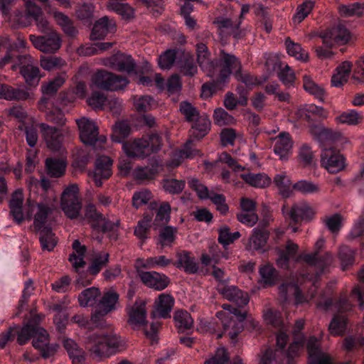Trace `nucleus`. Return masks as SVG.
<instances>
[{"label": "nucleus", "mask_w": 364, "mask_h": 364, "mask_svg": "<svg viewBox=\"0 0 364 364\" xmlns=\"http://www.w3.org/2000/svg\"><path fill=\"white\" fill-rule=\"evenodd\" d=\"M77 193L78 188L76 185H71L63 191L61 207L65 215L71 220L78 219L80 223L86 220L91 228L97 232L107 233L114 231L119 222L114 223L106 218L97 210L94 204L89 203L85 206L84 215L80 213L82 204Z\"/></svg>", "instance_id": "obj_1"}, {"label": "nucleus", "mask_w": 364, "mask_h": 364, "mask_svg": "<svg viewBox=\"0 0 364 364\" xmlns=\"http://www.w3.org/2000/svg\"><path fill=\"white\" fill-rule=\"evenodd\" d=\"M25 6L24 14L18 16V24L23 27H27L34 22L38 28L44 34L38 36L30 35L29 38L33 46L43 53H55L61 45L59 35L50 29L41 8L33 1H25Z\"/></svg>", "instance_id": "obj_2"}, {"label": "nucleus", "mask_w": 364, "mask_h": 364, "mask_svg": "<svg viewBox=\"0 0 364 364\" xmlns=\"http://www.w3.org/2000/svg\"><path fill=\"white\" fill-rule=\"evenodd\" d=\"M208 70L215 76L217 86L213 84L205 83L202 85V95L209 97L216 92L217 87H220L228 82L232 74L239 75L242 70L241 62L235 55L220 51L218 58L211 62H208Z\"/></svg>", "instance_id": "obj_3"}, {"label": "nucleus", "mask_w": 364, "mask_h": 364, "mask_svg": "<svg viewBox=\"0 0 364 364\" xmlns=\"http://www.w3.org/2000/svg\"><path fill=\"white\" fill-rule=\"evenodd\" d=\"M289 340L287 333L281 332L277 336V348L273 350L267 348L261 358L259 364H295V357L304 346L302 341H295L290 344L288 349L286 346Z\"/></svg>", "instance_id": "obj_4"}, {"label": "nucleus", "mask_w": 364, "mask_h": 364, "mask_svg": "<svg viewBox=\"0 0 364 364\" xmlns=\"http://www.w3.org/2000/svg\"><path fill=\"white\" fill-rule=\"evenodd\" d=\"M17 336L18 343L25 345L33 338V346L39 349L48 342L49 336L47 331L38 326L26 324L21 328L18 326L10 327L7 332L3 333L0 338V348H4L7 342L14 341Z\"/></svg>", "instance_id": "obj_5"}, {"label": "nucleus", "mask_w": 364, "mask_h": 364, "mask_svg": "<svg viewBox=\"0 0 364 364\" xmlns=\"http://www.w3.org/2000/svg\"><path fill=\"white\" fill-rule=\"evenodd\" d=\"M122 343L121 338L112 331H101L89 336L86 348L94 359H100L116 353Z\"/></svg>", "instance_id": "obj_6"}, {"label": "nucleus", "mask_w": 364, "mask_h": 364, "mask_svg": "<svg viewBox=\"0 0 364 364\" xmlns=\"http://www.w3.org/2000/svg\"><path fill=\"white\" fill-rule=\"evenodd\" d=\"M324 47L317 46L315 52L318 58L321 60L331 58L334 53L331 48L347 44L350 38V31L342 24H337L320 34Z\"/></svg>", "instance_id": "obj_7"}, {"label": "nucleus", "mask_w": 364, "mask_h": 364, "mask_svg": "<svg viewBox=\"0 0 364 364\" xmlns=\"http://www.w3.org/2000/svg\"><path fill=\"white\" fill-rule=\"evenodd\" d=\"M109 259L110 255L107 252H95L90 258L87 270L80 269L77 272L76 282L83 287L90 284L102 269L107 266Z\"/></svg>", "instance_id": "obj_8"}, {"label": "nucleus", "mask_w": 364, "mask_h": 364, "mask_svg": "<svg viewBox=\"0 0 364 364\" xmlns=\"http://www.w3.org/2000/svg\"><path fill=\"white\" fill-rule=\"evenodd\" d=\"M162 143L161 136L156 132H151L146 139H136L132 144L130 148L126 150L129 157L143 159L151 153L157 152Z\"/></svg>", "instance_id": "obj_9"}, {"label": "nucleus", "mask_w": 364, "mask_h": 364, "mask_svg": "<svg viewBox=\"0 0 364 364\" xmlns=\"http://www.w3.org/2000/svg\"><path fill=\"white\" fill-rule=\"evenodd\" d=\"M93 83L97 87L110 91L123 90L129 83L126 77L101 70L92 77Z\"/></svg>", "instance_id": "obj_10"}, {"label": "nucleus", "mask_w": 364, "mask_h": 364, "mask_svg": "<svg viewBox=\"0 0 364 364\" xmlns=\"http://www.w3.org/2000/svg\"><path fill=\"white\" fill-rule=\"evenodd\" d=\"M112 161L108 156H102L97 159L94 170L88 173L89 177L97 187H101L103 181L112 176Z\"/></svg>", "instance_id": "obj_11"}, {"label": "nucleus", "mask_w": 364, "mask_h": 364, "mask_svg": "<svg viewBox=\"0 0 364 364\" xmlns=\"http://www.w3.org/2000/svg\"><path fill=\"white\" fill-rule=\"evenodd\" d=\"M321 166L331 173H336L345 167V159L333 148L324 149L321 154Z\"/></svg>", "instance_id": "obj_12"}, {"label": "nucleus", "mask_w": 364, "mask_h": 364, "mask_svg": "<svg viewBox=\"0 0 364 364\" xmlns=\"http://www.w3.org/2000/svg\"><path fill=\"white\" fill-rule=\"evenodd\" d=\"M137 274L145 286L156 291L165 289L171 283L170 279L166 274L156 271L145 272L138 269Z\"/></svg>", "instance_id": "obj_13"}, {"label": "nucleus", "mask_w": 364, "mask_h": 364, "mask_svg": "<svg viewBox=\"0 0 364 364\" xmlns=\"http://www.w3.org/2000/svg\"><path fill=\"white\" fill-rule=\"evenodd\" d=\"M119 295L112 289L105 292L93 313L92 317L100 319L117 309Z\"/></svg>", "instance_id": "obj_14"}, {"label": "nucleus", "mask_w": 364, "mask_h": 364, "mask_svg": "<svg viewBox=\"0 0 364 364\" xmlns=\"http://www.w3.org/2000/svg\"><path fill=\"white\" fill-rule=\"evenodd\" d=\"M110 66L119 72L136 73V65L131 55L117 51L108 59Z\"/></svg>", "instance_id": "obj_15"}, {"label": "nucleus", "mask_w": 364, "mask_h": 364, "mask_svg": "<svg viewBox=\"0 0 364 364\" xmlns=\"http://www.w3.org/2000/svg\"><path fill=\"white\" fill-rule=\"evenodd\" d=\"M81 141L87 145H94L97 141L98 128L91 120L85 117L77 120Z\"/></svg>", "instance_id": "obj_16"}, {"label": "nucleus", "mask_w": 364, "mask_h": 364, "mask_svg": "<svg viewBox=\"0 0 364 364\" xmlns=\"http://www.w3.org/2000/svg\"><path fill=\"white\" fill-rule=\"evenodd\" d=\"M224 298L235 303L239 307H244L249 303V297L236 286H227L218 289Z\"/></svg>", "instance_id": "obj_17"}, {"label": "nucleus", "mask_w": 364, "mask_h": 364, "mask_svg": "<svg viewBox=\"0 0 364 364\" xmlns=\"http://www.w3.org/2000/svg\"><path fill=\"white\" fill-rule=\"evenodd\" d=\"M293 146V141L289 133L286 132H280L275 137L274 152L279 156L280 159L286 160L291 153Z\"/></svg>", "instance_id": "obj_18"}, {"label": "nucleus", "mask_w": 364, "mask_h": 364, "mask_svg": "<svg viewBox=\"0 0 364 364\" xmlns=\"http://www.w3.org/2000/svg\"><path fill=\"white\" fill-rule=\"evenodd\" d=\"M39 127L47 146L51 149L59 150L63 140L60 131L45 123L40 124Z\"/></svg>", "instance_id": "obj_19"}, {"label": "nucleus", "mask_w": 364, "mask_h": 364, "mask_svg": "<svg viewBox=\"0 0 364 364\" xmlns=\"http://www.w3.org/2000/svg\"><path fill=\"white\" fill-rule=\"evenodd\" d=\"M129 323L136 326H144L147 324L146 302L142 299L136 300L133 306L128 312Z\"/></svg>", "instance_id": "obj_20"}, {"label": "nucleus", "mask_w": 364, "mask_h": 364, "mask_svg": "<svg viewBox=\"0 0 364 364\" xmlns=\"http://www.w3.org/2000/svg\"><path fill=\"white\" fill-rule=\"evenodd\" d=\"M177 260L174 262V266L178 269H183V271L188 274H196L199 267L195 261V258L191 256L190 252L181 250L176 253Z\"/></svg>", "instance_id": "obj_21"}, {"label": "nucleus", "mask_w": 364, "mask_h": 364, "mask_svg": "<svg viewBox=\"0 0 364 364\" xmlns=\"http://www.w3.org/2000/svg\"><path fill=\"white\" fill-rule=\"evenodd\" d=\"M116 29L115 23L107 16H103L95 22L92 30L91 36L94 40L103 39L108 33H114Z\"/></svg>", "instance_id": "obj_22"}, {"label": "nucleus", "mask_w": 364, "mask_h": 364, "mask_svg": "<svg viewBox=\"0 0 364 364\" xmlns=\"http://www.w3.org/2000/svg\"><path fill=\"white\" fill-rule=\"evenodd\" d=\"M178 229L176 227L166 225L159 230L156 238V244L161 250L165 247H171L176 240Z\"/></svg>", "instance_id": "obj_23"}, {"label": "nucleus", "mask_w": 364, "mask_h": 364, "mask_svg": "<svg viewBox=\"0 0 364 364\" xmlns=\"http://www.w3.org/2000/svg\"><path fill=\"white\" fill-rule=\"evenodd\" d=\"M177 68L181 74L187 77H193L198 72V66L194 57L189 54L182 53L176 61Z\"/></svg>", "instance_id": "obj_24"}, {"label": "nucleus", "mask_w": 364, "mask_h": 364, "mask_svg": "<svg viewBox=\"0 0 364 364\" xmlns=\"http://www.w3.org/2000/svg\"><path fill=\"white\" fill-rule=\"evenodd\" d=\"M74 252L69 255V261L72 263L77 273L80 269H83L86 264L84 257L87 252L85 245H82L78 240H75L72 244Z\"/></svg>", "instance_id": "obj_25"}, {"label": "nucleus", "mask_w": 364, "mask_h": 364, "mask_svg": "<svg viewBox=\"0 0 364 364\" xmlns=\"http://www.w3.org/2000/svg\"><path fill=\"white\" fill-rule=\"evenodd\" d=\"M332 260L333 256L329 252H326L323 256L320 255L318 252L304 256V261L309 265L318 268L319 274H322L325 271Z\"/></svg>", "instance_id": "obj_26"}, {"label": "nucleus", "mask_w": 364, "mask_h": 364, "mask_svg": "<svg viewBox=\"0 0 364 364\" xmlns=\"http://www.w3.org/2000/svg\"><path fill=\"white\" fill-rule=\"evenodd\" d=\"M210 120L205 114H201L198 118L192 122L191 136L200 140L207 135L210 129Z\"/></svg>", "instance_id": "obj_27"}, {"label": "nucleus", "mask_w": 364, "mask_h": 364, "mask_svg": "<svg viewBox=\"0 0 364 364\" xmlns=\"http://www.w3.org/2000/svg\"><path fill=\"white\" fill-rule=\"evenodd\" d=\"M299 250V246L289 240L287 242L284 249H279L278 251L279 257L277 259L278 265L287 268L289 265L291 259L296 257Z\"/></svg>", "instance_id": "obj_28"}, {"label": "nucleus", "mask_w": 364, "mask_h": 364, "mask_svg": "<svg viewBox=\"0 0 364 364\" xmlns=\"http://www.w3.org/2000/svg\"><path fill=\"white\" fill-rule=\"evenodd\" d=\"M51 311L55 312L53 317V321L57 326V328L60 330L65 328L68 321V314L67 312V306L63 301L57 303H52L49 305Z\"/></svg>", "instance_id": "obj_29"}, {"label": "nucleus", "mask_w": 364, "mask_h": 364, "mask_svg": "<svg viewBox=\"0 0 364 364\" xmlns=\"http://www.w3.org/2000/svg\"><path fill=\"white\" fill-rule=\"evenodd\" d=\"M26 42L20 38L15 41L9 40V48L6 55L0 60V68L4 67L6 64L13 62L14 59L18 56L16 53L21 48L26 47Z\"/></svg>", "instance_id": "obj_30"}, {"label": "nucleus", "mask_w": 364, "mask_h": 364, "mask_svg": "<svg viewBox=\"0 0 364 364\" xmlns=\"http://www.w3.org/2000/svg\"><path fill=\"white\" fill-rule=\"evenodd\" d=\"M63 346L73 364H82L85 361V351L72 339H65Z\"/></svg>", "instance_id": "obj_31"}, {"label": "nucleus", "mask_w": 364, "mask_h": 364, "mask_svg": "<svg viewBox=\"0 0 364 364\" xmlns=\"http://www.w3.org/2000/svg\"><path fill=\"white\" fill-rule=\"evenodd\" d=\"M38 210L34 215L33 225L35 230H41L45 228H50L46 225L48 216L52 213L53 208L44 203L37 205Z\"/></svg>", "instance_id": "obj_32"}, {"label": "nucleus", "mask_w": 364, "mask_h": 364, "mask_svg": "<svg viewBox=\"0 0 364 364\" xmlns=\"http://www.w3.org/2000/svg\"><path fill=\"white\" fill-rule=\"evenodd\" d=\"M173 320L179 333L191 331L193 328V319L187 311H176L174 314Z\"/></svg>", "instance_id": "obj_33"}, {"label": "nucleus", "mask_w": 364, "mask_h": 364, "mask_svg": "<svg viewBox=\"0 0 364 364\" xmlns=\"http://www.w3.org/2000/svg\"><path fill=\"white\" fill-rule=\"evenodd\" d=\"M269 236V231L264 228H255L250 239V247L255 250L263 249L268 240Z\"/></svg>", "instance_id": "obj_34"}, {"label": "nucleus", "mask_w": 364, "mask_h": 364, "mask_svg": "<svg viewBox=\"0 0 364 364\" xmlns=\"http://www.w3.org/2000/svg\"><path fill=\"white\" fill-rule=\"evenodd\" d=\"M29 93L24 90L2 84L0 87V98L7 100H24L28 99Z\"/></svg>", "instance_id": "obj_35"}, {"label": "nucleus", "mask_w": 364, "mask_h": 364, "mask_svg": "<svg viewBox=\"0 0 364 364\" xmlns=\"http://www.w3.org/2000/svg\"><path fill=\"white\" fill-rule=\"evenodd\" d=\"M240 178L247 184L255 188H263L268 186L271 179L264 173H247L240 175Z\"/></svg>", "instance_id": "obj_36"}, {"label": "nucleus", "mask_w": 364, "mask_h": 364, "mask_svg": "<svg viewBox=\"0 0 364 364\" xmlns=\"http://www.w3.org/2000/svg\"><path fill=\"white\" fill-rule=\"evenodd\" d=\"M174 304V299L169 294H161L159 297L156 313L159 318H168L171 317V311Z\"/></svg>", "instance_id": "obj_37"}, {"label": "nucleus", "mask_w": 364, "mask_h": 364, "mask_svg": "<svg viewBox=\"0 0 364 364\" xmlns=\"http://www.w3.org/2000/svg\"><path fill=\"white\" fill-rule=\"evenodd\" d=\"M101 292L97 287H90L83 290L78 296V301L81 306H92L98 301Z\"/></svg>", "instance_id": "obj_38"}, {"label": "nucleus", "mask_w": 364, "mask_h": 364, "mask_svg": "<svg viewBox=\"0 0 364 364\" xmlns=\"http://www.w3.org/2000/svg\"><path fill=\"white\" fill-rule=\"evenodd\" d=\"M46 168L50 177L59 178L65 173L66 163L60 159L48 158L46 161Z\"/></svg>", "instance_id": "obj_39"}, {"label": "nucleus", "mask_w": 364, "mask_h": 364, "mask_svg": "<svg viewBox=\"0 0 364 364\" xmlns=\"http://www.w3.org/2000/svg\"><path fill=\"white\" fill-rule=\"evenodd\" d=\"M259 272L261 277L260 282L264 287L276 284L279 276L277 269L272 264L262 266Z\"/></svg>", "instance_id": "obj_40"}, {"label": "nucleus", "mask_w": 364, "mask_h": 364, "mask_svg": "<svg viewBox=\"0 0 364 364\" xmlns=\"http://www.w3.org/2000/svg\"><path fill=\"white\" fill-rule=\"evenodd\" d=\"M139 263L140 267L144 269L165 268L172 263V259L164 255H159L139 260Z\"/></svg>", "instance_id": "obj_41"}, {"label": "nucleus", "mask_w": 364, "mask_h": 364, "mask_svg": "<svg viewBox=\"0 0 364 364\" xmlns=\"http://www.w3.org/2000/svg\"><path fill=\"white\" fill-rule=\"evenodd\" d=\"M36 232H39V241L42 249L49 252L53 251L58 243V240L52 231V228H45Z\"/></svg>", "instance_id": "obj_42"}, {"label": "nucleus", "mask_w": 364, "mask_h": 364, "mask_svg": "<svg viewBox=\"0 0 364 364\" xmlns=\"http://www.w3.org/2000/svg\"><path fill=\"white\" fill-rule=\"evenodd\" d=\"M216 23L220 28L229 29L230 33L236 39H241L245 36V30L240 28V21L233 22L230 18H218Z\"/></svg>", "instance_id": "obj_43"}, {"label": "nucleus", "mask_w": 364, "mask_h": 364, "mask_svg": "<svg viewBox=\"0 0 364 364\" xmlns=\"http://www.w3.org/2000/svg\"><path fill=\"white\" fill-rule=\"evenodd\" d=\"M348 326V319L346 316L336 314L332 318L328 331L333 336H341L346 333Z\"/></svg>", "instance_id": "obj_44"}, {"label": "nucleus", "mask_w": 364, "mask_h": 364, "mask_svg": "<svg viewBox=\"0 0 364 364\" xmlns=\"http://www.w3.org/2000/svg\"><path fill=\"white\" fill-rule=\"evenodd\" d=\"M131 127L126 121H118L112 128V140L122 143L131 133Z\"/></svg>", "instance_id": "obj_45"}, {"label": "nucleus", "mask_w": 364, "mask_h": 364, "mask_svg": "<svg viewBox=\"0 0 364 364\" xmlns=\"http://www.w3.org/2000/svg\"><path fill=\"white\" fill-rule=\"evenodd\" d=\"M178 49L177 48L167 49L163 52L158 58L159 67L163 70L171 69L177 60Z\"/></svg>", "instance_id": "obj_46"}, {"label": "nucleus", "mask_w": 364, "mask_h": 364, "mask_svg": "<svg viewBox=\"0 0 364 364\" xmlns=\"http://www.w3.org/2000/svg\"><path fill=\"white\" fill-rule=\"evenodd\" d=\"M53 16L57 23L61 26L63 31L68 36L74 37L77 35V30L68 16L60 11H55Z\"/></svg>", "instance_id": "obj_47"}, {"label": "nucleus", "mask_w": 364, "mask_h": 364, "mask_svg": "<svg viewBox=\"0 0 364 364\" xmlns=\"http://www.w3.org/2000/svg\"><path fill=\"white\" fill-rule=\"evenodd\" d=\"M304 89L310 95H314V97L320 102H323L326 96L324 89L316 84L311 78L307 76L304 77Z\"/></svg>", "instance_id": "obj_48"}, {"label": "nucleus", "mask_w": 364, "mask_h": 364, "mask_svg": "<svg viewBox=\"0 0 364 364\" xmlns=\"http://www.w3.org/2000/svg\"><path fill=\"white\" fill-rule=\"evenodd\" d=\"M338 255L343 270L354 264L355 255L354 249L347 245H342L338 250Z\"/></svg>", "instance_id": "obj_49"}, {"label": "nucleus", "mask_w": 364, "mask_h": 364, "mask_svg": "<svg viewBox=\"0 0 364 364\" xmlns=\"http://www.w3.org/2000/svg\"><path fill=\"white\" fill-rule=\"evenodd\" d=\"M162 186L166 193L171 195H178L185 188L186 182L184 180L168 178L163 179Z\"/></svg>", "instance_id": "obj_50"}, {"label": "nucleus", "mask_w": 364, "mask_h": 364, "mask_svg": "<svg viewBox=\"0 0 364 364\" xmlns=\"http://www.w3.org/2000/svg\"><path fill=\"white\" fill-rule=\"evenodd\" d=\"M21 74L29 85H36L41 78L40 70L31 65H23L21 68Z\"/></svg>", "instance_id": "obj_51"}, {"label": "nucleus", "mask_w": 364, "mask_h": 364, "mask_svg": "<svg viewBox=\"0 0 364 364\" xmlns=\"http://www.w3.org/2000/svg\"><path fill=\"white\" fill-rule=\"evenodd\" d=\"M314 5V2L311 0H306L301 4L299 5L292 17L293 23L296 25L304 20L313 9Z\"/></svg>", "instance_id": "obj_52"}, {"label": "nucleus", "mask_w": 364, "mask_h": 364, "mask_svg": "<svg viewBox=\"0 0 364 364\" xmlns=\"http://www.w3.org/2000/svg\"><path fill=\"white\" fill-rule=\"evenodd\" d=\"M313 214L312 209L306 205L294 206L290 211V217L295 222L310 220Z\"/></svg>", "instance_id": "obj_53"}, {"label": "nucleus", "mask_w": 364, "mask_h": 364, "mask_svg": "<svg viewBox=\"0 0 364 364\" xmlns=\"http://www.w3.org/2000/svg\"><path fill=\"white\" fill-rule=\"evenodd\" d=\"M274 182L279 190L280 194L284 198H289L292 193L291 181L284 174H277L274 178Z\"/></svg>", "instance_id": "obj_54"}, {"label": "nucleus", "mask_w": 364, "mask_h": 364, "mask_svg": "<svg viewBox=\"0 0 364 364\" xmlns=\"http://www.w3.org/2000/svg\"><path fill=\"white\" fill-rule=\"evenodd\" d=\"M179 109L188 122L192 123L201 115L199 110L188 101H182L180 103Z\"/></svg>", "instance_id": "obj_55"}, {"label": "nucleus", "mask_w": 364, "mask_h": 364, "mask_svg": "<svg viewBox=\"0 0 364 364\" xmlns=\"http://www.w3.org/2000/svg\"><path fill=\"white\" fill-rule=\"evenodd\" d=\"M292 189L304 195L314 194L320 191V188L318 185L307 180L297 181L292 186Z\"/></svg>", "instance_id": "obj_56"}, {"label": "nucleus", "mask_w": 364, "mask_h": 364, "mask_svg": "<svg viewBox=\"0 0 364 364\" xmlns=\"http://www.w3.org/2000/svg\"><path fill=\"white\" fill-rule=\"evenodd\" d=\"M364 11V5L359 2H355L348 5H342L339 7V12L343 17L353 16H360Z\"/></svg>", "instance_id": "obj_57"}, {"label": "nucleus", "mask_w": 364, "mask_h": 364, "mask_svg": "<svg viewBox=\"0 0 364 364\" xmlns=\"http://www.w3.org/2000/svg\"><path fill=\"white\" fill-rule=\"evenodd\" d=\"M338 119L342 124L356 125L362 122L363 116L355 109H350L341 114Z\"/></svg>", "instance_id": "obj_58"}, {"label": "nucleus", "mask_w": 364, "mask_h": 364, "mask_svg": "<svg viewBox=\"0 0 364 364\" xmlns=\"http://www.w3.org/2000/svg\"><path fill=\"white\" fill-rule=\"evenodd\" d=\"M300 164L304 167H311L314 164V153L311 147L306 144H303L299 151Z\"/></svg>", "instance_id": "obj_59"}, {"label": "nucleus", "mask_w": 364, "mask_h": 364, "mask_svg": "<svg viewBox=\"0 0 364 364\" xmlns=\"http://www.w3.org/2000/svg\"><path fill=\"white\" fill-rule=\"evenodd\" d=\"M264 317L267 323L273 327L282 328L284 326L282 314L280 311L269 309L265 311Z\"/></svg>", "instance_id": "obj_60"}, {"label": "nucleus", "mask_w": 364, "mask_h": 364, "mask_svg": "<svg viewBox=\"0 0 364 364\" xmlns=\"http://www.w3.org/2000/svg\"><path fill=\"white\" fill-rule=\"evenodd\" d=\"M65 65V60L55 55L43 56L41 58V65L46 70L61 68Z\"/></svg>", "instance_id": "obj_61"}, {"label": "nucleus", "mask_w": 364, "mask_h": 364, "mask_svg": "<svg viewBox=\"0 0 364 364\" xmlns=\"http://www.w3.org/2000/svg\"><path fill=\"white\" fill-rule=\"evenodd\" d=\"M197 52V62L202 69L208 70V62H211L210 60V53L207 46L203 43H198L196 46Z\"/></svg>", "instance_id": "obj_62"}, {"label": "nucleus", "mask_w": 364, "mask_h": 364, "mask_svg": "<svg viewBox=\"0 0 364 364\" xmlns=\"http://www.w3.org/2000/svg\"><path fill=\"white\" fill-rule=\"evenodd\" d=\"M278 77L284 85L289 87L294 85L295 74L291 68L288 65H286L284 68L280 65Z\"/></svg>", "instance_id": "obj_63"}, {"label": "nucleus", "mask_w": 364, "mask_h": 364, "mask_svg": "<svg viewBox=\"0 0 364 364\" xmlns=\"http://www.w3.org/2000/svg\"><path fill=\"white\" fill-rule=\"evenodd\" d=\"M228 352L224 348H218L214 356L207 360L204 364H226L229 363Z\"/></svg>", "instance_id": "obj_64"}]
</instances>
